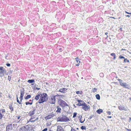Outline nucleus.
<instances>
[{"label": "nucleus", "mask_w": 131, "mask_h": 131, "mask_svg": "<svg viewBox=\"0 0 131 131\" xmlns=\"http://www.w3.org/2000/svg\"><path fill=\"white\" fill-rule=\"evenodd\" d=\"M54 95V96H55V98L56 99H57L58 100V102H59L60 101H61L62 99H60V98L59 97H57L58 96H57V95H58V94H57L56 95H55L54 94H53Z\"/></svg>", "instance_id": "13"}, {"label": "nucleus", "mask_w": 131, "mask_h": 131, "mask_svg": "<svg viewBox=\"0 0 131 131\" xmlns=\"http://www.w3.org/2000/svg\"><path fill=\"white\" fill-rule=\"evenodd\" d=\"M25 104L26 105L29 104V101H27L25 102Z\"/></svg>", "instance_id": "43"}, {"label": "nucleus", "mask_w": 131, "mask_h": 131, "mask_svg": "<svg viewBox=\"0 0 131 131\" xmlns=\"http://www.w3.org/2000/svg\"><path fill=\"white\" fill-rule=\"evenodd\" d=\"M125 12L127 14H130V15H126V17H129L130 16H131L130 15H131V13H129V12H127V11H125Z\"/></svg>", "instance_id": "24"}, {"label": "nucleus", "mask_w": 131, "mask_h": 131, "mask_svg": "<svg viewBox=\"0 0 131 131\" xmlns=\"http://www.w3.org/2000/svg\"><path fill=\"white\" fill-rule=\"evenodd\" d=\"M12 78L11 75L10 76H8V80L10 81L11 79V78Z\"/></svg>", "instance_id": "37"}, {"label": "nucleus", "mask_w": 131, "mask_h": 131, "mask_svg": "<svg viewBox=\"0 0 131 131\" xmlns=\"http://www.w3.org/2000/svg\"><path fill=\"white\" fill-rule=\"evenodd\" d=\"M8 125L10 128L12 129V124H9Z\"/></svg>", "instance_id": "45"}, {"label": "nucleus", "mask_w": 131, "mask_h": 131, "mask_svg": "<svg viewBox=\"0 0 131 131\" xmlns=\"http://www.w3.org/2000/svg\"><path fill=\"white\" fill-rule=\"evenodd\" d=\"M107 113L109 115H110L111 114V112L110 111H108L107 112Z\"/></svg>", "instance_id": "51"}, {"label": "nucleus", "mask_w": 131, "mask_h": 131, "mask_svg": "<svg viewBox=\"0 0 131 131\" xmlns=\"http://www.w3.org/2000/svg\"><path fill=\"white\" fill-rule=\"evenodd\" d=\"M19 99L20 100V102L21 103V102H22V101L23 99V97H19Z\"/></svg>", "instance_id": "41"}, {"label": "nucleus", "mask_w": 131, "mask_h": 131, "mask_svg": "<svg viewBox=\"0 0 131 131\" xmlns=\"http://www.w3.org/2000/svg\"><path fill=\"white\" fill-rule=\"evenodd\" d=\"M96 112L98 114H100L103 112V111L102 109H100L97 110L96 111Z\"/></svg>", "instance_id": "16"}, {"label": "nucleus", "mask_w": 131, "mask_h": 131, "mask_svg": "<svg viewBox=\"0 0 131 131\" xmlns=\"http://www.w3.org/2000/svg\"><path fill=\"white\" fill-rule=\"evenodd\" d=\"M68 89L66 88H62V91L63 92V93H66V91Z\"/></svg>", "instance_id": "22"}, {"label": "nucleus", "mask_w": 131, "mask_h": 131, "mask_svg": "<svg viewBox=\"0 0 131 131\" xmlns=\"http://www.w3.org/2000/svg\"><path fill=\"white\" fill-rule=\"evenodd\" d=\"M110 18H113V19H117V18H115L114 17H109Z\"/></svg>", "instance_id": "58"}, {"label": "nucleus", "mask_w": 131, "mask_h": 131, "mask_svg": "<svg viewBox=\"0 0 131 131\" xmlns=\"http://www.w3.org/2000/svg\"><path fill=\"white\" fill-rule=\"evenodd\" d=\"M82 93H83V92L82 91H80V94L82 95Z\"/></svg>", "instance_id": "60"}, {"label": "nucleus", "mask_w": 131, "mask_h": 131, "mask_svg": "<svg viewBox=\"0 0 131 131\" xmlns=\"http://www.w3.org/2000/svg\"><path fill=\"white\" fill-rule=\"evenodd\" d=\"M35 82V80L34 79H29L27 81V82L30 83H33L34 82Z\"/></svg>", "instance_id": "17"}, {"label": "nucleus", "mask_w": 131, "mask_h": 131, "mask_svg": "<svg viewBox=\"0 0 131 131\" xmlns=\"http://www.w3.org/2000/svg\"><path fill=\"white\" fill-rule=\"evenodd\" d=\"M119 58L120 59H125L126 58H125V57L123 56H122L121 55H120L119 57Z\"/></svg>", "instance_id": "31"}, {"label": "nucleus", "mask_w": 131, "mask_h": 131, "mask_svg": "<svg viewBox=\"0 0 131 131\" xmlns=\"http://www.w3.org/2000/svg\"><path fill=\"white\" fill-rule=\"evenodd\" d=\"M94 116V115H91V116H90L89 118V119H91L92 118V117Z\"/></svg>", "instance_id": "42"}, {"label": "nucleus", "mask_w": 131, "mask_h": 131, "mask_svg": "<svg viewBox=\"0 0 131 131\" xmlns=\"http://www.w3.org/2000/svg\"><path fill=\"white\" fill-rule=\"evenodd\" d=\"M32 108H34V109H33V111H34V112L35 113V111H36V109L35 108V107H32Z\"/></svg>", "instance_id": "59"}, {"label": "nucleus", "mask_w": 131, "mask_h": 131, "mask_svg": "<svg viewBox=\"0 0 131 131\" xmlns=\"http://www.w3.org/2000/svg\"><path fill=\"white\" fill-rule=\"evenodd\" d=\"M82 116H81V117H80V119H79V120H80V122L81 123H83L84 122V121H85V119H84V120L83 121H82V120H81V119L82 118Z\"/></svg>", "instance_id": "29"}, {"label": "nucleus", "mask_w": 131, "mask_h": 131, "mask_svg": "<svg viewBox=\"0 0 131 131\" xmlns=\"http://www.w3.org/2000/svg\"><path fill=\"white\" fill-rule=\"evenodd\" d=\"M16 97H17L16 100H17V102L18 103H19V104H21L22 103L20 102L19 101V99H18V95L17 94L16 95Z\"/></svg>", "instance_id": "23"}, {"label": "nucleus", "mask_w": 131, "mask_h": 131, "mask_svg": "<svg viewBox=\"0 0 131 131\" xmlns=\"http://www.w3.org/2000/svg\"><path fill=\"white\" fill-rule=\"evenodd\" d=\"M34 111H30L28 115L30 116H32L35 113L34 112Z\"/></svg>", "instance_id": "20"}, {"label": "nucleus", "mask_w": 131, "mask_h": 131, "mask_svg": "<svg viewBox=\"0 0 131 131\" xmlns=\"http://www.w3.org/2000/svg\"><path fill=\"white\" fill-rule=\"evenodd\" d=\"M122 27H121V28H120L119 30H120L121 31H122Z\"/></svg>", "instance_id": "64"}, {"label": "nucleus", "mask_w": 131, "mask_h": 131, "mask_svg": "<svg viewBox=\"0 0 131 131\" xmlns=\"http://www.w3.org/2000/svg\"><path fill=\"white\" fill-rule=\"evenodd\" d=\"M56 131H64V130L61 126L58 125L57 127Z\"/></svg>", "instance_id": "11"}, {"label": "nucleus", "mask_w": 131, "mask_h": 131, "mask_svg": "<svg viewBox=\"0 0 131 131\" xmlns=\"http://www.w3.org/2000/svg\"><path fill=\"white\" fill-rule=\"evenodd\" d=\"M41 93H39L36 95L35 98V99L36 100H37L39 99V98H40V96H41Z\"/></svg>", "instance_id": "15"}, {"label": "nucleus", "mask_w": 131, "mask_h": 131, "mask_svg": "<svg viewBox=\"0 0 131 131\" xmlns=\"http://www.w3.org/2000/svg\"><path fill=\"white\" fill-rule=\"evenodd\" d=\"M48 130V128H45L43 129L41 131H47Z\"/></svg>", "instance_id": "50"}, {"label": "nucleus", "mask_w": 131, "mask_h": 131, "mask_svg": "<svg viewBox=\"0 0 131 131\" xmlns=\"http://www.w3.org/2000/svg\"><path fill=\"white\" fill-rule=\"evenodd\" d=\"M51 123L50 122H47L46 123V125L47 126H49L50 125Z\"/></svg>", "instance_id": "36"}, {"label": "nucleus", "mask_w": 131, "mask_h": 131, "mask_svg": "<svg viewBox=\"0 0 131 131\" xmlns=\"http://www.w3.org/2000/svg\"><path fill=\"white\" fill-rule=\"evenodd\" d=\"M1 110L2 111V113H3L5 112V110L4 109H2Z\"/></svg>", "instance_id": "49"}, {"label": "nucleus", "mask_w": 131, "mask_h": 131, "mask_svg": "<svg viewBox=\"0 0 131 131\" xmlns=\"http://www.w3.org/2000/svg\"><path fill=\"white\" fill-rule=\"evenodd\" d=\"M6 128L8 129H10V127L9 126V125H7L6 126Z\"/></svg>", "instance_id": "44"}, {"label": "nucleus", "mask_w": 131, "mask_h": 131, "mask_svg": "<svg viewBox=\"0 0 131 131\" xmlns=\"http://www.w3.org/2000/svg\"><path fill=\"white\" fill-rule=\"evenodd\" d=\"M95 97L96 99L98 100L100 99V96L99 94H96L95 95Z\"/></svg>", "instance_id": "21"}, {"label": "nucleus", "mask_w": 131, "mask_h": 131, "mask_svg": "<svg viewBox=\"0 0 131 131\" xmlns=\"http://www.w3.org/2000/svg\"><path fill=\"white\" fill-rule=\"evenodd\" d=\"M125 129L128 131H131V129H128L127 128H126Z\"/></svg>", "instance_id": "52"}, {"label": "nucleus", "mask_w": 131, "mask_h": 131, "mask_svg": "<svg viewBox=\"0 0 131 131\" xmlns=\"http://www.w3.org/2000/svg\"><path fill=\"white\" fill-rule=\"evenodd\" d=\"M30 128L27 125L24 126L19 128L18 131H35L33 129V127Z\"/></svg>", "instance_id": "4"}, {"label": "nucleus", "mask_w": 131, "mask_h": 131, "mask_svg": "<svg viewBox=\"0 0 131 131\" xmlns=\"http://www.w3.org/2000/svg\"><path fill=\"white\" fill-rule=\"evenodd\" d=\"M81 104L82 105H81V106H85L87 105L84 102H82Z\"/></svg>", "instance_id": "33"}, {"label": "nucleus", "mask_w": 131, "mask_h": 131, "mask_svg": "<svg viewBox=\"0 0 131 131\" xmlns=\"http://www.w3.org/2000/svg\"><path fill=\"white\" fill-rule=\"evenodd\" d=\"M48 96L46 93H43L42 94L41 93L40 99L38 100V103L40 104L43 103V102H47L48 99Z\"/></svg>", "instance_id": "1"}, {"label": "nucleus", "mask_w": 131, "mask_h": 131, "mask_svg": "<svg viewBox=\"0 0 131 131\" xmlns=\"http://www.w3.org/2000/svg\"><path fill=\"white\" fill-rule=\"evenodd\" d=\"M119 81L120 85L124 87L125 88L127 89H131V87L130 85L127 84L126 82L123 83V81L121 79H117Z\"/></svg>", "instance_id": "3"}, {"label": "nucleus", "mask_w": 131, "mask_h": 131, "mask_svg": "<svg viewBox=\"0 0 131 131\" xmlns=\"http://www.w3.org/2000/svg\"><path fill=\"white\" fill-rule=\"evenodd\" d=\"M80 91H78L76 92V93L77 94H80Z\"/></svg>", "instance_id": "53"}, {"label": "nucleus", "mask_w": 131, "mask_h": 131, "mask_svg": "<svg viewBox=\"0 0 131 131\" xmlns=\"http://www.w3.org/2000/svg\"><path fill=\"white\" fill-rule=\"evenodd\" d=\"M3 116L1 113V112H0V119H2L3 117Z\"/></svg>", "instance_id": "40"}, {"label": "nucleus", "mask_w": 131, "mask_h": 131, "mask_svg": "<svg viewBox=\"0 0 131 131\" xmlns=\"http://www.w3.org/2000/svg\"><path fill=\"white\" fill-rule=\"evenodd\" d=\"M104 75V74L103 73H101L100 74V76L101 77L103 78Z\"/></svg>", "instance_id": "32"}, {"label": "nucleus", "mask_w": 131, "mask_h": 131, "mask_svg": "<svg viewBox=\"0 0 131 131\" xmlns=\"http://www.w3.org/2000/svg\"><path fill=\"white\" fill-rule=\"evenodd\" d=\"M110 55L113 57V59L115 60L116 58V54L115 53H113L111 54Z\"/></svg>", "instance_id": "18"}, {"label": "nucleus", "mask_w": 131, "mask_h": 131, "mask_svg": "<svg viewBox=\"0 0 131 131\" xmlns=\"http://www.w3.org/2000/svg\"><path fill=\"white\" fill-rule=\"evenodd\" d=\"M31 97V95H28L27 96H25L24 98L26 100L30 98Z\"/></svg>", "instance_id": "19"}, {"label": "nucleus", "mask_w": 131, "mask_h": 131, "mask_svg": "<svg viewBox=\"0 0 131 131\" xmlns=\"http://www.w3.org/2000/svg\"><path fill=\"white\" fill-rule=\"evenodd\" d=\"M31 117L29 121L30 122V121H31V120L35 118V117L34 116H31Z\"/></svg>", "instance_id": "38"}, {"label": "nucleus", "mask_w": 131, "mask_h": 131, "mask_svg": "<svg viewBox=\"0 0 131 131\" xmlns=\"http://www.w3.org/2000/svg\"><path fill=\"white\" fill-rule=\"evenodd\" d=\"M50 97L49 103L51 104H55L56 101L55 96H54L53 94H52L50 95Z\"/></svg>", "instance_id": "6"}, {"label": "nucleus", "mask_w": 131, "mask_h": 131, "mask_svg": "<svg viewBox=\"0 0 131 131\" xmlns=\"http://www.w3.org/2000/svg\"><path fill=\"white\" fill-rule=\"evenodd\" d=\"M97 89L96 88H94L92 90L93 92L94 93L95 92H96L97 91Z\"/></svg>", "instance_id": "35"}, {"label": "nucleus", "mask_w": 131, "mask_h": 131, "mask_svg": "<svg viewBox=\"0 0 131 131\" xmlns=\"http://www.w3.org/2000/svg\"><path fill=\"white\" fill-rule=\"evenodd\" d=\"M77 101L78 102V103L80 104H82V102H84V101L78 99L77 100Z\"/></svg>", "instance_id": "27"}, {"label": "nucleus", "mask_w": 131, "mask_h": 131, "mask_svg": "<svg viewBox=\"0 0 131 131\" xmlns=\"http://www.w3.org/2000/svg\"><path fill=\"white\" fill-rule=\"evenodd\" d=\"M35 89H36L37 90H39L40 89V88H38L37 87H36L35 88Z\"/></svg>", "instance_id": "62"}, {"label": "nucleus", "mask_w": 131, "mask_h": 131, "mask_svg": "<svg viewBox=\"0 0 131 131\" xmlns=\"http://www.w3.org/2000/svg\"><path fill=\"white\" fill-rule=\"evenodd\" d=\"M9 108L12 112L13 111V108L12 105L10 104V105L9 106Z\"/></svg>", "instance_id": "25"}, {"label": "nucleus", "mask_w": 131, "mask_h": 131, "mask_svg": "<svg viewBox=\"0 0 131 131\" xmlns=\"http://www.w3.org/2000/svg\"><path fill=\"white\" fill-rule=\"evenodd\" d=\"M23 90L21 89L20 90V96L21 97H23L24 94H25V90L24 88H22Z\"/></svg>", "instance_id": "10"}, {"label": "nucleus", "mask_w": 131, "mask_h": 131, "mask_svg": "<svg viewBox=\"0 0 131 131\" xmlns=\"http://www.w3.org/2000/svg\"><path fill=\"white\" fill-rule=\"evenodd\" d=\"M13 71H12L11 70H10L9 71V74H12L13 72Z\"/></svg>", "instance_id": "47"}, {"label": "nucleus", "mask_w": 131, "mask_h": 131, "mask_svg": "<svg viewBox=\"0 0 131 131\" xmlns=\"http://www.w3.org/2000/svg\"><path fill=\"white\" fill-rule=\"evenodd\" d=\"M54 115H55L53 114V113H52L51 114L45 117V118L46 120L49 119L51 118V117H53Z\"/></svg>", "instance_id": "8"}, {"label": "nucleus", "mask_w": 131, "mask_h": 131, "mask_svg": "<svg viewBox=\"0 0 131 131\" xmlns=\"http://www.w3.org/2000/svg\"><path fill=\"white\" fill-rule=\"evenodd\" d=\"M77 113L76 112H74L73 114V118H75L76 116L77 115Z\"/></svg>", "instance_id": "34"}, {"label": "nucleus", "mask_w": 131, "mask_h": 131, "mask_svg": "<svg viewBox=\"0 0 131 131\" xmlns=\"http://www.w3.org/2000/svg\"><path fill=\"white\" fill-rule=\"evenodd\" d=\"M57 97H59L60 99H61V95H59L58 94V95H57Z\"/></svg>", "instance_id": "55"}, {"label": "nucleus", "mask_w": 131, "mask_h": 131, "mask_svg": "<svg viewBox=\"0 0 131 131\" xmlns=\"http://www.w3.org/2000/svg\"><path fill=\"white\" fill-rule=\"evenodd\" d=\"M79 63H78L77 64H75L76 66H78L79 65Z\"/></svg>", "instance_id": "63"}, {"label": "nucleus", "mask_w": 131, "mask_h": 131, "mask_svg": "<svg viewBox=\"0 0 131 131\" xmlns=\"http://www.w3.org/2000/svg\"><path fill=\"white\" fill-rule=\"evenodd\" d=\"M81 128L82 130H85L86 129V127L85 126H82L81 127Z\"/></svg>", "instance_id": "30"}, {"label": "nucleus", "mask_w": 131, "mask_h": 131, "mask_svg": "<svg viewBox=\"0 0 131 131\" xmlns=\"http://www.w3.org/2000/svg\"><path fill=\"white\" fill-rule=\"evenodd\" d=\"M7 71L3 67L1 66L0 67V75L1 73H5Z\"/></svg>", "instance_id": "7"}, {"label": "nucleus", "mask_w": 131, "mask_h": 131, "mask_svg": "<svg viewBox=\"0 0 131 131\" xmlns=\"http://www.w3.org/2000/svg\"><path fill=\"white\" fill-rule=\"evenodd\" d=\"M58 103L60 106L62 107L63 110L64 109V107L66 106H69V105L66 102L62 99L58 102Z\"/></svg>", "instance_id": "5"}, {"label": "nucleus", "mask_w": 131, "mask_h": 131, "mask_svg": "<svg viewBox=\"0 0 131 131\" xmlns=\"http://www.w3.org/2000/svg\"><path fill=\"white\" fill-rule=\"evenodd\" d=\"M59 50H60V51L61 52H62L63 50L62 49V48H60L59 49Z\"/></svg>", "instance_id": "57"}, {"label": "nucleus", "mask_w": 131, "mask_h": 131, "mask_svg": "<svg viewBox=\"0 0 131 131\" xmlns=\"http://www.w3.org/2000/svg\"><path fill=\"white\" fill-rule=\"evenodd\" d=\"M126 62H129V60H127V58H126L124 59L123 61V63H126Z\"/></svg>", "instance_id": "26"}, {"label": "nucleus", "mask_w": 131, "mask_h": 131, "mask_svg": "<svg viewBox=\"0 0 131 131\" xmlns=\"http://www.w3.org/2000/svg\"><path fill=\"white\" fill-rule=\"evenodd\" d=\"M57 110L56 111V112L58 113H60L61 112V109L58 106H57Z\"/></svg>", "instance_id": "14"}, {"label": "nucleus", "mask_w": 131, "mask_h": 131, "mask_svg": "<svg viewBox=\"0 0 131 131\" xmlns=\"http://www.w3.org/2000/svg\"><path fill=\"white\" fill-rule=\"evenodd\" d=\"M6 65L7 66V67H10V64L9 63H6Z\"/></svg>", "instance_id": "46"}, {"label": "nucleus", "mask_w": 131, "mask_h": 131, "mask_svg": "<svg viewBox=\"0 0 131 131\" xmlns=\"http://www.w3.org/2000/svg\"><path fill=\"white\" fill-rule=\"evenodd\" d=\"M75 61H76L77 63L79 62V63H80L81 62L79 60V57H77L75 59Z\"/></svg>", "instance_id": "28"}, {"label": "nucleus", "mask_w": 131, "mask_h": 131, "mask_svg": "<svg viewBox=\"0 0 131 131\" xmlns=\"http://www.w3.org/2000/svg\"><path fill=\"white\" fill-rule=\"evenodd\" d=\"M88 106H89L87 105H86L84 106H82V108L84 110L86 111L88 110L90 108L89 105Z\"/></svg>", "instance_id": "12"}, {"label": "nucleus", "mask_w": 131, "mask_h": 131, "mask_svg": "<svg viewBox=\"0 0 131 131\" xmlns=\"http://www.w3.org/2000/svg\"><path fill=\"white\" fill-rule=\"evenodd\" d=\"M118 107L119 109L121 111L124 110L125 111H127V108H125L121 105L119 106Z\"/></svg>", "instance_id": "9"}, {"label": "nucleus", "mask_w": 131, "mask_h": 131, "mask_svg": "<svg viewBox=\"0 0 131 131\" xmlns=\"http://www.w3.org/2000/svg\"><path fill=\"white\" fill-rule=\"evenodd\" d=\"M81 105H82L81 104H80V103H78V104H76V105H77V106H81Z\"/></svg>", "instance_id": "54"}, {"label": "nucleus", "mask_w": 131, "mask_h": 131, "mask_svg": "<svg viewBox=\"0 0 131 131\" xmlns=\"http://www.w3.org/2000/svg\"><path fill=\"white\" fill-rule=\"evenodd\" d=\"M38 119V118L37 117L36 118L35 120H32L31 121H30V122L32 123L35 122Z\"/></svg>", "instance_id": "39"}, {"label": "nucleus", "mask_w": 131, "mask_h": 131, "mask_svg": "<svg viewBox=\"0 0 131 131\" xmlns=\"http://www.w3.org/2000/svg\"><path fill=\"white\" fill-rule=\"evenodd\" d=\"M70 121L69 118L65 115H62V117L60 116L58 117L57 118V122H68Z\"/></svg>", "instance_id": "2"}, {"label": "nucleus", "mask_w": 131, "mask_h": 131, "mask_svg": "<svg viewBox=\"0 0 131 131\" xmlns=\"http://www.w3.org/2000/svg\"><path fill=\"white\" fill-rule=\"evenodd\" d=\"M65 97V96L64 95H61V98L62 99H63Z\"/></svg>", "instance_id": "56"}, {"label": "nucleus", "mask_w": 131, "mask_h": 131, "mask_svg": "<svg viewBox=\"0 0 131 131\" xmlns=\"http://www.w3.org/2000/svg\"><path fill=\"white\" fill-rule=\"evenodd\" d=\"M58 92H61L62 93H63V92H62V88L60 90H59L58 91Z\"/></svg>", "instance_id": "48"}, {"label": "nucleus", "mask_w": 131, "mask_h": 131, "mask_svg": "<svg viewBox=\"0 0 131 131\" xmlns=\"http://www.w3.org/2000/svg\"><path fill=\"white\" fill-rule=\"evenodd\" d=\"M41 107H39V108H38L37 109V110L38 111H40V110H41V109H40Z\"/></svg>", "instance_id": "61"}]
</instances>
